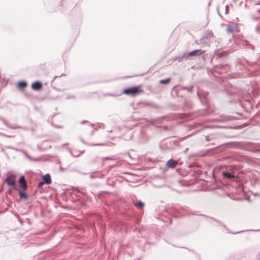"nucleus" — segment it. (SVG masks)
I'll list each match as a JSON object with an SVG mask.
<instances>
[{
  "instance_id": "1",
  "label": "nucleus",
  "mask_w": 260,
  "mask_h": 260,
  "mask_svg": "<svg viewBox=\"0 0 260 260\" xmlns=\"http://www.w3.org/2000/svg\"><path fill=\"white\" fill-rule=\"evenodd\" d=\"M143 92V89L141 88V85L133 86L123 90V93L131 96H136L139 94H140Z\"/></svg>"
},
{
  "instance_id": "2",
  "label": "nucleus",
  "mask_w": 260,
  "mask_h": 260,
  "mask_svg": "<svg viewBox=\"0 0 260 260\" xmlns=\"http://www.w3.org/2000/svg\"><path fill=\"white\" fill-rule=\"evenodd\" d=\"M5 181L9 186L13 188L16 189L17 186L16 182L12 176L7 177L5 179Z\"/></svg>"
},
{
  "instance_id": "3",
  "label": "nucleus",
  "mask_w": 260,
  "mask_h": 260,
  "mask_svg": "<svg viewBox=\"0 0 260 260\" xmlns=\"http://www.w3.org/2000/svg\"><path fill=\"white\" fill-rule=\"evenodd\" d=\"M19 183L20 190L25 191L27 189V186L24 176H22L20 177L19 180Z\"/></svg>"
},
{
  "instance_id": "4",
  "label": "nucleus",
  "mask_w": 260,
  "mask_h": 260,
  "mask_svg": "<svg viewBox=\"0 0 260 260\" xmlns=\"http://www.w3.org/2000/svg\"><path fill=\"white\" fill-rule=\"evenodd\" d=\"M178 161L170 159L167 162L166 167L173 169L176 167Z\"/></svg>"
},
{
  "instance_id": "5",
  "label": "nucleus",
  "mask_w": 260,
  "mask_h": 260,
  "mask_svg": "<svg viewBox=\"0 0 260 260\" xmlns=\"http://www.w3.org/2000/svg\"><path fill=\"white\" fill-rule=\"evenodd\" d=\"M205 52V51H203L201 49L194 50L188 53V56H200L203 54Z\"/></svg>"
},
{
  "instance_id": "6",
  "label": "nucleus",
  "mask_w": 260,
  "mask_h": 260,
  "mask_svg": "<svg viewBox=\"0 0 260 260\" xmlns=\"http://www.w3.org/2000/svg\"><path fill=\"white\" fill-rule=\"evenodd\" d=\"M42 87V85L41 82L36 81L34 82L31 85V87L34 90H38L40 89Z\"/></svg>"
},
{
  "instance_id": "7",
  "label": "nucleus",
  "mask_w": 260,
  "mask_h": 260,
  "mask_svg": "<svg viewBox=\"0 0 260 260\" xmlns=\"http://www.w3.org/2000/svg\"><path fill=\"white\" fill-rule=\"evenodd\" d=\"M43 181L46 184H49L51 183V176L49 174H46L43 177Z\"/></svg>"
},
{
  "instance_id": "8",
  "label": "nucleus",
  "mask_w": 260,
  "mask_h": 260,
  "mask_svg": "<svg viewBox=\"0 0 260 260\" xmlns=\"http://www.w3.org/2000/svg\"><path fill=\"white\" fill-rule=\"evenodd\" d=\"M83 150L77 151L76 149H73L71 151V154L74 157H77L80 155V154L82 153L83 152Z\"/></svg>"
},
{
  "instance_id": "9",
  "label": "nucleus",
  "mask_w": 260,
  "mask_h": 260,
  "mask_svg": "<svg viewBox=\"0 0 260 260\" xmlns=\"http://www.w3.org/2000/svg\"><path fill=\"white\" fill-rule=\"evenodd\" d=\"M222 175L224 178H233L235 177V176L232 175L231 173L227 172H222Z\"/></svg>"
},
{
  "instance_id": "10",
  "label": "nucleus",
  "mask_w": 260,
  "mask_h": 260,
  "mask_svg": "<svg viewBox=\"0 0 260 260\" xmlns=\"http://www.w3.org/2000/svg\"><path fill=\"white\" fill-rule=\"evenodd\" d=\"M26 86L27 83L24 81H21L19 82L17 84L18 87L21 89L25 88Z\"/></svg>"
},
{
  "instance_id": "11",
  "label": "nucleus",
  "mask_w": 260,
  "mask_h": 260,
  "mask_svg": "<svg viewBox=\"0 0 260 260\" xmlns=\"http://www.w3.org/2000/svg\"><path fill=\"white\" fill-rule=\"evenodd\" d=\"M19 190V195L20 198L21 199H27L28 196L27 195L23 193L20 189H18Z\"/></svg>"
},
{
  "instance_id": "12",
  "label": "nucleus",
  "mask_w": 260,
  "mask_h": 260,
  "mask_svg": "<svg viewBox=\"0 0 260 260\" xmlns=\"http://www.w3.org/2000/svg\"><path fill=\"white\" fill-rule=\"evenodd\" d=\"M134 205L139 209H142L144 207V204L141 201L139 202L138 203L134 204Z\"/></svg>"
},
{
  "instance_id": "13",
  "label": "nucleus",
  "mask_w": 260,
  "mask_h": 260,
  "mask_svg": "<svg viewBox=\"0 0 260 260\" xmlns=\"http://www.w3.org/2000/svg\"><path fill=\"white\" fill-rule=\"evenodd\" d=\"M170 81V78H168V79H164V80H160L159 82L161 84H167Z\"/></svg>"
},
{
  "instance_id": "14",
  "label": "nucleus",
  "mask_w": 260,
  "mask_h": 260,
  "mask_svg": "<svg viewBox=\"0 0 260 260\" xmlns=\"http://www.w3.org/2000/svg\"><path fill=\"white\" fill-rule=\"evenodd\" d=\"M226 30L228 32H229V33H233L234 32V29L233 28L230 26V25H229L226 28Z\"/></svg>"
},
{
  "instance_id": "15",
  "label": "nucleus",
  "mask_w": 260,
  "mask_h": 260,
  "mask_svg": "<svg viewBox=\"0 0 260 260\" xmlns=\"http://www.w3.org/2000/svg\"><path fill=\"white\" fill-rule=\"evenodd\" d=\"M44 184H45V182H44L43 181H41L38 184V186L39 187H41L42 185H43Z\"/></svg>"
},
{
  "instance_id": "16",
  "label": "nucleus",
  "mask_w": 260,
  "mask_h": 260,
  "mask_svg": "<svg viewBox=\"0 0 260 260\" xmlns=\"http://www.w3.org/2000/svg\"><path fill=\"white\" fill-rule=\"evenodd\" d=\"M110 159H111V158L110 157H105V158H103V160H110Z\"/></svg>"
},
{
  "instance_id": "17",
  "label": "nucleus",
  "mask_w": 260,
  "mask_h": 260,
  "mask_svg": "<svg viewBox=\"0 0 260 260\" xmlns=\"http://www.w3.org/2000/svg\"><path fill=\"white\" fill-rule=\"evenodd\" d=\"M101 144H93V145H100Z\"/></svg>"
}]
</instances>
